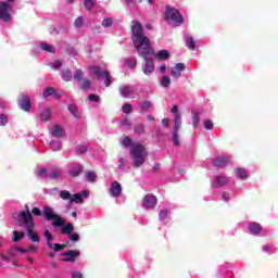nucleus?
I'll return each mask as SVG.
<instances>
[{
  "label": "nucleus",
  "mask_w": 278,
  "mask_h": 278,
  "mask_svg": "<svg viewBox=\"0 0 278 278\" xmlns=\"http://www.w3.org/2000/svg\"><path fill=\"white\" fill-rule=\"evenodd\" d=\"M61 66H62V61H59V60L54 61V63L52 64L53 68H60Z\"/></svg>",
  "instance_id": "bf43d9fd"
},
{
  "label": "nucleus",
  "mask_w": 278,
  "mask_h": 278,
  "mask_svg": "<svg viewBox=\"0 0 278 278\" xmlns=\"http://www.w3.org/2000/svg\"><path fill=\"white\" fill-rule=\"evenodd\" d=\"M38 177H47V167L41 168L38 173H37Z\"/></svg>",
  "instance_id": "6e6d98bb"
},
{
  "label": "nucleus",
  "mask_w": 278,
  "mask_h": 278,
  "mask_svg": "<svg viewBox=\"0 0 278 278\" xmlns=\"http://www.w3.org/2000/svg\"><path fill=\"white\" fill-rule=\"evenodd\" d=\"M161 86L163 88H168V86H170V78L168 76H163L161 78Z\"/></svg>",
  "instance_id": "4c0bfd02"
},
{
  "label": "nucleus",
  "mask_w": 278,
  "mask_h": 278,
  "mask_svg": "<svg viewBox=\"0 0 278 278\" xmlns=\"http://www.w3.org/2000/svg\"><path fill=\"white\" fill-rule=\"evenodd\" d=\"M172 114H174V135L173 142L174 147H179V128L181 127V113H179V106L174 105L172 108Z\"/></svg>",
  "instance_id": "39448f33"
},
{
  "label": "nucleus",
  "mask_w": 278,
  "mask_h": 278,
  "mask_svg": "<svg viewBox=\"0 0 278 278\" xmlns=\"http://www.w3.org/2000/svg\"><path fill=\"white\" fill-rule=\"evenodd\" d=\"M68 111L74 116V118H79V111L77 110V106H75V104H70Z\"/></svg>",
  "instance_id": "7c9ffc66"
},
{
  "label": "nucleus",
  "mask_w": 278,
  "mask_h": 278,
  "mask_svg": "<svg viewBox=\"0 0 278 278\" xmlns=\"http://www.w3.org/2000/svg\"><path fill=\"white\" fill-rule=\"evenodd\" d=\"M214 184H216L217 188H223V186H227L228 180L225 176H215Z\"/></svg>",
  "instance_id": "aec40b11"
},
{
  "label": "nucleus",
  "mask_w": 278,
  "mask_h": 278,
  "mask_svg": "<svg viewBox=\"0 0 278 278\" xmlns=\"http://www.w3.org/2000/svg\"><path fill=\"white\" fill-rule=\"evenodd\" d=\"M31 214H34V216H45V208L41 211L38 207H33Z\"/></svg>",
  "instance_id": "49530a36"
},
{
  "label": "nucleus",
  "mask_w": 278,
  "mask_h": 278,
  "mask_svg": "<svg viewBox=\"0 0 278 278\" xmlns=\"http://www.w3.org/2000/svg\"><path fill=\"white\" fill-rule=\"evenodd\" d=\"M91 85H92V83L90 80L86 79L81 83L79 88H80V90H88V88H90Z\"/></svg>",
  "instance_id": "a18cd8bd"
},
{
  "label": "nucleus",
  "mask_w": 278,
  "mask_h": 278,
  "mask_svg": "<svg viewBox=\"0 0 278 278\" xmlns=\"http://www.w3.org/2000/svg\"><path fill=\"white\" fill-rule=\"evenodd\" d=\"M122 110H123L124 114H131V112H134V106L129 103H125L122 106Z\"/></svg>",
  "instance_id": "e433bc0d"
},
{
  "label": "nucleus",
  "mask_w": 278,
  "mask_h": 278,
  "mask_svg": "<svg viewBox=\"0 0 278 278\" xmlns=\"http://www.w3.org/2000/svg\"><path fill=\"white\" fill-rule=\"evenodd\" d=\"M80 253L78 250H70L67 252H64L61 254L63 258H61V262H71L74 263L77 261V257H79Z\"/></svg>",
  "instance_id": "1a4fd4ad"
},
{
  "label": "nucleus",
  "mask_w": 278,
  "mask_h": 278,
  "mask_svg": "<svg viewBox=\"0 0 278 278\" xmlns=\"http://www.w3.org/2000/svg\"><path fill=\"white\" fill-rule=\"evenodd\" d=\"M88 100H89V101H92L93 103H99V96H97V94H90V96L88 97Z\"/></svg>",
  "instance_id": "5fc2aeb1"
},
{
  "label": "nucleus",
  "mask_w": 278,
  "mask_h": 278,
  "mask_svg": "<svg viewBox=\"0 0 278 278\" xmlns=\"http://www.w3.org/2000/svg\"><path fill=\"white\" fill-rule=\"evenodd\" d=\"M134 131H135V134H137L138 136L144 134V124H137V125L134 127Z\"/></svg>",
  "instance_id": "c9c22d12"
},
{
  "label": "nucleus",
  "mask_w": 278,
  "mask_h": 278,
  "mask_svg": "<svg viewBox=\"0 0 278 278\" xmlns=\"http://www.w3.org/2000/svg\"><path fill=\"white\" fill-rule=\"evenodd\" d=\"M75 27H77L78 29L80 27H84V17L83 16H78L75 22H74Z\"/></svg>",
  "instance_id": "c03bdc74"
},
{
  "label": "nucleus",
  "mask_w": 278,
  "mask_h": 278,
  "mask_svg": "<svg viewBox=\"0 0 278 278\" xmlns=\"http://www.w3.org/2000/svg\"><path fill=\"white\" fill-rule=\"evenodd\" d=\"M262 251L268 252V251H270V247H268V245H263V247H262Z\"/></svg>",
  "instance_id": "69168bd1"
},
{
  "label": "nucleus",
  "mask_w": 278,
  "mask_h": 278,
  "mask_svg": "<svg viewBox=\"0 0 278 278\" xmlns=\"http://www.w3.org/2000/svg\"><path fill=\"white\" fill-rule=\"evenodd\" d=\"M40 119L43 123H47V121H49L51 118V110L46 109L43 110L40 114H39Z\"/></svg>",
  "instance_id": "bb28decb"
},
{
  "label": "nucleus",
  "mask_w": 278,
  "mask_h": 278,
  "mask_svg": "<svg viewBox=\"0 0 278 278\" xmlns=\"http://www.w3.org/2000/svg\"><path fill=\"white\" fill-rule=\"evenodd\" d=\"M186 71V64L185 63H177L174 68H172V77H175L176 79H179L181 77V72Z\"/></svg>",
  "instance_id": "2eb2a0df"
},
{
  "label": "nucleus",
  "mask_w": 278,
  "mask_h": 278,
  "mask_svg": "<svg viewBox=\"0 0 278 278\" xmlns=\"http://www.w3.org/2000/svg\"><path fill=\"white\" fill-rule=\"evenodd\" d=\"M43 217L48 222H52L53 227H61L62 236H67L71 242H79V233L74 232L75 226L70 223L66 225V220L62 216L55 214V211L51 206H43Z\"/></svg>",
  "instance_id": "f03ea898"
},
{
  "label": "nucleus",
  "mask_w": 278,
  "mask_h": 278,
  "mask_svg": "<svg viewBox=\"0 0 278 278\" xmlns=\"http://www.w3.org/2000/svg\"><path fill=\"white\" fill-rule=\"evenodd\" d=\"M112 18L111 17H106L102 21V27H112Z\"/></svg>",
  "instance_id": "09e8293b"
},
{
  "label": "nucleus",
  "mask_w": 278,
  "mask_h": 278,
  "mask_svg": "<svg viewBox=\"0 0 278 278\" xmlns=\"http://www.w3.org/2000/svg\"><path fill=\"white\" fill-rule=\"evenodd\" d=\"M110 194H111V197H114L115 199H118V197H121V194H123V186H121V182L113 181L111 184Z\"/></svg>",
  "instance_id": "ddd939ff"
},
{
  "label": "nucleus",
  "mask_w": 278,
  "mask_h": 278,
  "mask_svg": "<svg viewBox=\"0 0 278 278\" xmlns=\"http://www.w3.org/2000/svg\"><path fill=\"white\" fill-rule=\"evenodd\" d=\"M237 177H239V179H248L249 176L247 175V169L242 168V167H238L235 169Z\"/></svg>",
  "instance_id": "a878e982"
},
{
  "label": "nucleus",
  "mask_w": 278,
  "mask_h": 278,
  "mask_svg": "<svg viewBox=\"0 0 278 278\" xmlns=\"http://www.w3.org/2000/svg\"><path fill=\"white\" fill-rule=\"evenodd\" d=\"M122 144L123 147H125V149H129V147H134V141L128 137L126 136L123 141H122Z\"/></svg>",
  "instance_id": "72a5a7b5"
},
{
  "label": "nucleus",
  "mask_w": 278,
  "mask_h": 278,
  "mask_svg": "<svg viewBox=\"0 0 278 278\" xmlns=\"http://www.w3.org/2000/svg\"><path fill=\"white\" fill-rule=\"evenodd\" d=\"M74 79L76 81H81V79H84V72L81 70H77L74 74Z\"/></svg>",
  "instance_id": "a19ab883"
},
{
  "label": "nucleus",
  "mask_w": 278,
  "mask_h": 278,
  "mask_svg": "<svg viewBox=\"0 0 278 278\" xmlns=\"http://www.w3.org/2000/svg\"><path fill=\"white\" fill-rule=\"evenodd\" d=\"M64 134V128L60 127V126H53L52 128V136L53 138H62Z\"/></svg>",
  "instance_id": "5701e85b"
},
{
  "label": "nucleus",
  "mask_w": 278,
  "mask_h": 278,
  "mask_svg": "<svg viewBox=\"0 0 278 278\" xmlns=\"http://www.w3.org/2000/svg\"><path fill=\"white\" fill-rule=\"evenodd\" d=\"M222 199H223V201H226V202L229 201V194L227 192H223Z\"/></svg>",
  "instance_id": "680f3d73"
},
{
  "label": "nucleus",
  "mask_w": 278,
  "mask_h": 278,
  "mask_svg": "<svg viewBox=\"0 0 278 278\" xmlns=\"http://www.w3.org/2000/svg\"><path fill=\"white\" fill-rule=\"evenodd\" d=\"M15 251H17V253H29V249H23V248H20V247H16L15 248Z\"/></svg>",
  "instance_id": "13d9d810"
},
{
  "label": "nucleus",
  "mask_w": 278,
  "mask_h": 278,
  "mask_svg": "<svg viewBox=\"0 0 278 278\" xmlns=\"http://www.w3.org/2000/svg\"><path fill=\"white\" fill-rule=\"evenodd\" d=\"M0 125L5 127L8 125V116L5 114H0Z\"/></svg>",
  "instance_id": "8fccbe9b"
},
{
  "label": "nucleus",
  "mask_w": 278,
  "mask_h": 278,
  "mask_svg": "<svg viewBox=\"0 0 278 278\" xmlns=\"http://www.w3.org/2000/svg\"><path fill=\"white\" fill-rule=\"evenodd\" d=\"M60 175H62V170H60L59 168H55L49 174V177L50 179L55 180L60 178Z\"/></svg>",
  "instance_id": "f704fd0d"
},
{
  "label": "nucleus",
  "mask_w": 278,
  "mask_h": 278,
  "mask_svg": "<svg viewBox=\"0 0 278 278\" xmlns=\"http://www.w3.org/2000/svg\"><path fill=\"white\" fill-rule=\"evenodd\" d=\"M168 123H169L168 118H163V119H162V125H163L164 127H168Z\"/></svg>",
  "instance_id": "0e129e2a"
},
{
  "label": "nucleus",
  "mask_w": 278,
  "mask_h": 278,
  "mask_svg": "<svg viewBox=\"0 0 278 278\" xmlns=\"http://www.w3.org/2000/svg\"><path fill=\"white\" fill-rule=\"evenodd\" d=\"M77 152L78 153H88V146H85V144L78 146Z\"/></svg>",
  "instance_id": "603ef678"
},
{
  "label": "nucleus",
  "mask_w": 278,
  "mask_h": 278,
  "mask_svg": "<svg viewBox=\"0 0 278 278\" xmlns=\"http://www.w3.org/2000/svg\"><path fill=\"white\" fill-rule=\"evenodd\" d=\"M84 173V165L76 164L70 169L68 174L71 177H79Z\"/></svg>",
  "instance_id": "f3484780"
},
{
  "label": "nucleus",
  "mask_w": 278,
  "mask_h": 278,
  "mask_svg": "<svg viewBox=\"0 0 278 278\" xmlns=\"http://www.w3.org/2000/svg\"><path fill=\"white\" fill-rule=\"evenodd\" d=\"M43 238H46L47 240V245L49 248H53V235H51V232L49 230H45L43 232Z\"/></svg>",
  "instance_id": "cd10ccee"
},
{
  "label": "nucleus",
  "mask_w": 278,
  "mask_h": 278,
  "mask_svg": "<svg viewBox=\"0 0 278 278\" xmlns=\"http://www.w3.org/2000/svg\"><path fill=\"white\" fill-rule=\"evenodd\" d=\"M159 71L160 73H164V71H166V65H161Z\"/></svg>",
  "instance_id": "338daca9"
},
{
  "label": "nucleus",
  "mask_w": 278,
  "mask_h": 278,
  "mask_svg": "<svg viewBox=\"0 0 278 278\" xmlns=\"http://www.w3.org/2000/svg\"><path fill=\"white\" fill-rule=\"evenodd\" d=\"M23 238H25V232H18L16 230L13 231V242H20Z\"/></svg>",
  "instance_id": "c85d7f7f"
},
{
  "label": "nucleus",
  "mask_w": 278,
  "mask_h": 278,
  "mask_svg": "<svg viewBox=\"0 0 278 278\" xmlns=\"http://www.w3.org/2000/svg\"><path fill=\"white\" fill-rule=\"evenodd\" d=\"M85 177L87 181H90V184H94V181H97V173L94 172H91V170L85 172Z\"/></svg>",
  "instance_id": "393cba45"
},
{
  "label": "nucleus",
  "mask_w": 278,
  "mask_h": 278,
  "mask_svg": "<svg viewBox=\"0 0 278 278\" xmlns=\"http://www.w3.org/2000/svg\"><path fill=\"white\" fill-rule=\"evenodd\" d=\"M165 17L167 21H172V23L176 24L177 26L184 23V15L175 8H167L165 11Z\"/></svg>",
  "instance_id": "423d86ee"
},
{
  "label": "nucleus",
  "mask_w": 278,
  "mask_h": 278,
  "mask_svg": "<svg viewBox=\"0 0 278 278\" xmlns=\"http://www.w3.org/2000/svg\"><path fill=\"white\" fill-rule=\"evenodd\" d=\"M86 10H92L94 8V0H84Z\"/></svg>",
  "instance_id": "37998d69"
},
{
  "label": "nucleus",
  "mask_w": 278,
  "mask_h": 278,
  "mask_svg": "<svg viewBox=\"0 0 278 278\" xmlns=\"http://www.w3.org/2000/svg\"><path fill=\"white\" fill-rule=\"evenodd\" d=\"M139 105H140L141 112L144 114V112H149V110L153 108V102L149 100H144Z\"/></svg>",
  "instance_id": "4be33fe9"
},
{
  "label": "nucleus",
  "mask_w": 278,
  "mask_h": 278,
  "mask_svg": "<svg viewBox=\"0 0 278 278\" xmlns=\"http://www.w3.org/2000/svg\"><path fill=\"white\" fill-rule=\"evenodd\" d=\"M135 90L136 89L129 85H123L118 88V92L123 99H132Z\"/></svg>",
  "instance_id": "9b49d317"
},
{
  "label": "nucleus",
  "mask_w": 278,
  "mask_h": 278,
  "mask_svg": "<svg viewBox=\"0 0 278 278\" xmlns=\"http://www.w3.org/2000/svg\"><path fill=\"white\" fill-rule=\"evenodd\" d=\"M167 217H168V211L164 210L159 213L160 220H166Z\"/></svg>",
  "instance_id": "3c124183"
},
{
  "label": "nucleus",
  "mask_w": 278,
  "mask_h": 278,
  "mask_svg": "<svg viewBox=\"0 0 278 278\" xmlns=\"http://www.w3.org/2000/svg\"><path fill=\"white\" fill-rule=\"evenodd\" d=\"M88 197V190H84L83 192L80 193H75L71 200H70V203H78V204H81L84 203V198Z\"/></svg>",
  "instance_id": "dca6fc26"
},
{
  "label": "nucleus",
  "mask_w": 278,
  "mask_h": 278,
  "mask_svg": "<svg viewBox=\"0 0 278 278\" xmlns=\"http://www.w3.org/2000/svg\"><path fill=\"white\" fill-rule=\"evenodd\" d=\"M36 228V226H30V228H26L27 231V238H29V240L31 242H40V236L37 235L36 231H34V229Z\"/></svg>",
  "instance_id": "a211bd4d"
},
{
  "label": "nucleus",
  "mask_w": 278,
  "mask_h": 278,
  "mask_svg": "<svg viewBox=\"0 0 278 278\" xmlns=\"http://www.w3.org/2000/svg\"><path fill=\"white\" fill-rule=\"evenodd\" d=\"M10 10H12V4L0 2V21H3L4 23H10L12 21Z\"/></svg>",
  "instance_id": "0eeeda50"
},
{
  "label": "nucleus",
  "mask_w": 278,
  "mask_h": 278,
  "mask_svg": "<svg viewBox=\"0 0 278 278\" xmlns=\"http://www.w3.org/2000/svg\"><path fill=\"white\" fill-rule=\"evenodd\" d=\"M231 162L230 156H220L213 162V166L216 168H225Z\"/></svg>",
  "instance_id": "4468645a"
},
{
  "label": "nucleus",
  "mask_w": 278,
  "mask_h": 278,
  "mask_svg": "<svg viewBox=\"0 0 278 278\" xmlns=\"http://www.w3.org/2000/svg\"><path fill=\"white\" fill-rule=\"evenodd\" d=\"M186 45L189 51H194V49H197V43L194 41V38L190 35L186 37Z\"/></svg>",
  "instance_id": "412c9836"
},
{
  "label": "nucleus",
  "mask_w": 278,
  "mask_h": 278,
  "mask_svg": "<svg viewBox=\"0 0 278 278\" xmlns=\"http://www.w3.org/2000/svg\"><path fill=\"white\" fill-rule=\"evenodd\" d=\"M204 129H206V130L214 129V122H212V119H205L204 121Z\"/></svg>",
  "instance_id": "79ce46f5"
},
{
  "label": "nucleus",
  "mask_w": 278,
  "mask_h": 278,
  "mask_svg": "<svg viewBox=\"0 0 278 278\" xmlns=\"http://www.w3.org/2000/svg\"><path fill=\"white\" fill-rule=\"evenodd\" d=\"M29 251H31V252L36 251V247H35V245H30V247L28 248V252H29Z\"/></svg>",
  "instance_id": "774afa93"
},
{
  "label": "nucleus",
  "mask_w": 278,
  "mask_h": 278,
  "mask_svg": "<svg viewBox=\"0 0 278 278\" xmlns=\"http://www.w3.org/2000/svg\"><path fill=\"white\" fill-rule=\"evenodd\" d=\"M91 71L98 77H104V86H106V88H110V86H112V75H110V72H108V70H102L101 67L96 66L92 67Z\"/></svg>",
  "instance_id": "6e6552de"
},
{
  "label": "nucleus",
  "mask_w": 278,
  "mask_h": 278,
  "mask_svg": "<svg viewBox=\"0 0 278 278\" xmlns=\"http://www.w3.org/2000/svg\"><path fill=\"white\" fill-rule=\"evenodd\" d=\"M62 78L64 81H71L73 79V74L71 73L70 70H64L62 72Z\"/></svg>",
  "instance_id": "c756f323"
},
{
  "label": "nucleus",
  "mask_w": 278,
  "mask_h": 278,
  "mask_svg": "<svg viewBox=\"0 0 278 278\" xmlns=\"http://www.w3.org/2000/svg\"><path fill=\"white\" fill-rule=\"evenodd\" d=\"M155 58L156 60H168V58H170V52H168V50H160Z\"/></svg>",
  "instance_id": "b1692460"
},
{
  "label": "nucleus",
  "mask_w": 278,
  "mask_h": 278,
  "mask_svg": "<svg viewBox=\"0 0 278 278\" xmlns=\"http://www.w3.org/2000/svg\"><path fill=\"white\" fill-rule=\"evenodd\" d=\"M118 168L121 170H125V159H119L118 160Z\"/></svg>",
  "instance_id": "4d7b16f0"
},
{
  "label": "nucleus",
  "mask_w": 278,
  "mask_h": 278,
  "mask_svg": "<svg viewBox=\"0 0 278 278\" xmlns=\"http://www.w3.org/2000/svg\"><path fill=\"white\" fill-rule=\"evenodd\" d=\"M142 205L147 210H153V207H155L157 205V198L153 194H147L142 199Z\"/></svg>",
  "instance_id": "9d476101"
},
{
  "label": "nucleus",
  "mask_w": 278,
  "mask_h": 278,
  "mask_svg": "<svg viewBox=\"0 0 278 278\" xmlns=\"http://www.w3.org/2000/svg\"><path fill=\"white\" fill-rule=\"evenodd\" d=\"M127 66H129L130 68H136V65L138 64V62L134 59V60H127L126 61Z\"/></svg>",
  "instance_id": "864d4df0"
},
{
  "label": "nucleus",
  "mask_w": 278,
  "mask_h": 278,
  "mask_svg": "<svg viewBox=\"0 0 278 278\" xmlns=\"http://www.w3.org/2000/svg\"><path fill=\"white\" fill-rule=\"evenodd\" d=\"M152 168H153V170H154L155 173H157V170H160V168H161L160 163L154 164Z\"/></svg>",
  "instance_id": "e2e57ef3"
},
{
  "label": "nucleus",
  "mask_w": 278,
  "mask_h": 278,
  "mask_svg": "<svg viewBox=\"0 0 278 278\" xmlns=\"http://www.w3.org/2000/svg\"><path fill=\"white\" fill-rule=\"evenodd\" d=\"M41 49L42 51H47L48 53H55V49L53 48V46H49V43L47 42L41 43Z\"/></svg>",
  "instance_id": "473e14b6"
},
{
  "label": "nucleus",
  "mask_w": 278,
  "mask_h": 278,
  "mask_svg": "<svg viewBox=\"0 0 278 278\" xmlns=\"http://www.w3.org/2000/svg\"><path fill=\"white\" fill-rule=\"evenodd\" d=\"M130 155L134 159V168H140L147 160V154H144V146L134 144L130 147Z\"/></svg>",
  "instance_id": "20e7f679"
},
{
  "label": "nucleus",
  "mask_w": 278,
  "mask_h": 278,
  "mask_svg": "<svg viewBox=\"0 0 278 278\" xmlns=\"http://www.w3.org/2000/svg\"><path fill=\"white\" fill-rule=\"evenodd\" d=\"M250 233L253 236H257L258 233H262V225L258 223H252L249 225Z\"/></svg>",
  "instance_id": "6ab92c4d"
},
{
  "label": "nucleus",
  "mask_w": 278,
  "mask_h": 278,
  "mask_svg": "<svg viewBox=\"0 0 278 278\" xmlns=\"http://www.w3.org/2000/svg\"><path fill=\"white\" fill-rule=\"evenodd\" d=\"M13 220H15L17 227H25V229L36 227V224L34 223V215H31V211L27 204L25 205L24 211L13 213Z\"/></svg>",
  "instance_id": "7ed1b4c3"
},
{
  "label": "nucleus",
  "mask_w": 278,
  "mask_h": 278,
  "mask_svg": "<svg viewBox=\"0 0 278 278\" xmlns=\"http://www.w3.org/2000/svg\"><path fill=\"white\" fill-rule=\"evenodd\" d=\"M131 40L138 55L146 61L143 65L144 75H151L155 71V64L153 60L149 59V55H153L154 51L151 48V40L144 35L142 24L136 20L131 22Z\"/></svg>",
  "instance_id": "f257e3e1"
},
{
  "label": "nucleus",
  "mask_w": 278,
  "mask_h": 278,
  "mask_svg": "<svg viewBox=\"0 0 278 278\" xmlns=\"http://www.w3.org/2000/svg\"><path fill=\"white\" fill-rule=\"evenodd\" d=\"M51 94H56L55 93V88H53V87L46 88V90L43 91V97L45 98L51 97Z\"/></svg>",
  "instance_id": "ea45409f"
},
{
  "label": "nucleus",
  "mask_w": 278,
  "mask_h": 278,
  "mask_svg": "<svg viewBox=\"0 0 278 278\" xmlns=\"http://www.w3.org/2000/svg\"><path fill=\"white\" fill-rule=\"evenodd\" d=\"M72 276H73L74 278H84V274H83V273H79V271L73 273Z\"/></svg>",
  "instance_id": "052dcab7"
},
{
  "label": "nucleus",
  "mask_w": 278,
  "mask_h": 278,
  "mask_svg": "<svg viewBox=\"0 0 278 278\" xmlns=\"http://www.w3.org/2000/svg\"><path fill=\"white\" fill-rule=\"evenodd\" d=\"M68 247V244H60V243H52V248L53 251H55L56 253H60V251H64V249H66Z\"/></svg>",
  "instance_id": "2f4dec72"
},
{
  "label": "nucleus",
  "mask_w": 278,
  "mask_h": 278,
  "mask_svg": "<svg viewBox=\"0 0 278 278\" xmlns=\"http://www.w3.org/2000/svg\"><path fill=\"white\" fill-rule=\"evenodd\" d=\"M18 106L21 108V110H24V112H29V110H31V100L28 98L27 94L22 93L20 96Z\"/></svg>",
  "instance_id": "f8f14e48"
},
{
  "label": "nucleus",
  "mask_w": 278,
  "mask_h": 278,
  "mask_svg": "<svg viewBox=\"0 0 278 278\" xmlns=\"http://www.w3.org/2000/svg\"><path fill=\"white\" fill-rule=\"evenodd\" d=\"M199 121H201V117L199 116V113H193L192 116V126L197 127L199 125Z\"/></svg>",
  "instance_id": "de8ad7c7"
},
{
  "label": "nucleus",
  "mask_w": 278,
  "mask_h": 278,
  "mask_svg": "<svg viewBox=\"0 0 278 278\" xmlns=\"http://www.w3.org/2000/svg\"><path fill=\"white\" fill-rule=\"evenodd\" d=\"M60 197H61V199H63V201H68V200L71 201V199H72L71 192L66 191V190H62L60 192Z\"/></svg>",
  "instance_id": "58836bf2"
}]
</instances>
